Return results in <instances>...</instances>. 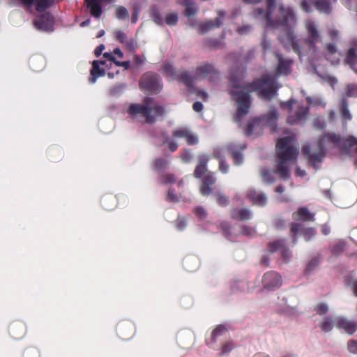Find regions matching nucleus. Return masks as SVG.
Listing matches in <instances>:
<instances>
[{
  "mask_svg": "<svg viewBox=\"0 0 357 357\" xmlns=\"http://www.w3.org/2000/svg\"><path fill=\"white\" fill-rule=\"evenodd\" d=\"M231 92V99L235 102L236 112L235 121L240 122L243 116L249 112L251 105L250 92H256L261 98L268 100L275 95L277 86L275 77L273 76H264L261 79L250 84L245 88L240 84H232Z\"/></svg>",
  "mask_w": 357,
  "mask_h": 357,
  "instance_id": "obj_1",
  "label": "nucleus"
},
{
  "mask_svg": "<svg viewBox=\"0 0 357 357\" xmlns=\"http://www.w3.org/2000/svg\"><path fill=\"white\" fill-rule=\"evenodd\" d=\"M277 160L274 170L264 168L261 170V176L264 183L269 184L274 182L277 176L286 180L290 176V170L294 165L298 148L292 137L282 138L277 143Z\"/></svg>",
  "mask_w": 357,
  "mask_h": 357,
  "instance_id": "obj_2",
  "label": "nucleus"
},
{
  "mask_svg": "<svg viewBox=\"0 0 357 357\" xmlns=\"http://www.w3.org/2000/svg\"><path fill=\"white\" fill-rule=\"evenodd\" d=\"M334 147H340L341 149L348 148L351 151L357 152V139L349 137L342 140L334 134H328L319 139L312 146H303V152L307 155L308 160L313 162L314 167L317 168L316 163L321 161L326 151Z\"/></svg>",
  "mask_w": 357,
  "mask_h": 357,
  "instance_id": "obj_3",
  "label": "nucleus"
},
{
  "mask_svg": "<svg viewBox=\"0 0 357 357\" xmlns=\"http://www.w3.org/2000/svg\"><path fill=\"white\" fill-rule=\"evenodd\" d=\"M127 112L135 118L144 119L146 122L152 123L163 114L164 108L147 98L142 105L131 104Z\"/></svg>",
  "mask_w": 357,
  "mask_h": 357,
  "instance_id": "obj_4",
  "label": "nucleus"
},
{
  "mask_svg": "<svg viewBox=\"0 0 357 357\" xmlns=\"http://www.w3.org/2000/svg\"><path fill=\"white\" fill-rule=\"evenodd\" d=\"M276 120L277 112L275 109H270L267 115L263 119H254L252 122L249 123L248 126L245 128V132L247 135H259L264 125H267L271 128L272 130H274Z\"/></svg>",
  "mask_w": 357,
  "mask_h": 357,
  "instance_id": "obj_5",
  "label": "nucleus"
},
{
  "mask_svg": "<svg viewBox=\"0 0 357 357\" xmlns=\"http://www.w3.org/2000/svg\"><path fill=\"white\" fill-rule=\"evenodd\" d=\"M208 160V157L206 155H202L199 158V164L197 166L195 175L196 177H201L204 174L203 178V184L200 187V192L203 195H208L211 191L209 185H212L215 179L211 173L206 172V164Z\"/></svg>",
  "mask_w": 357,
  "mask_h": 357,
  "instance_id": "obj_6",
  "label": "nucleus"
},
{
  "mask_svg": "<svg viewBox=\"0 0 357 357\" xmlns=\"http://www.w3.org/2000/svg\"><path fill=\"white\" fill-rule=\"evenodd\" d=\"M282 109L287 110V112H290L292 111L293 108H296V116H294L293 115H290L287 119V122L290 124H297L303 122L306 119L307 114V108H301L300 105L297 102L293 101H287L283 102L281 105Z\"/></svg>",
  "mask_w": 357,
  "mask_h": 357,
  "instance_id": "obj_7",
  "label": "nucleus"
},
{
  "mask_svg": "<svg viewBox=\"0 0 357 357\" xmlns=\"http://www.w3.org/2000/svg\"><path fill=\"white\" fill-rule=\"evenodd\" d=\"M229 152L232 154L234 163L236 165H240L243 162V156L240 152H236L233 147L229 146L225 148H218L214 151V155L219 160V169L220 171L222 172L224 174H226L228 172L229 166L225 165L222 159V155Z\"/></svg>",
  "mask_w": 357,
  "mask_h": 357,
  "instance_id": "obj_8",
  "label": "nucleus"
},
{
  "mask_svg": "<svg viewBox=\"0 0 357 357\" xmlns=\"http://www.w3.org/2000/svg\"><path fill=\"white\" fill-rule=\"evenodd\" d=\"M140 86L144 91L157 93L161 89L162 84L157 75L149 73L142 77Z\"/></svg>",
  "mask_w": 357,
  "mask_h": 357,
  "instance_id": "obj_9",
  "label": "nucleus"
},
{
  "mask_svg": "<svg viewBox=\"0 0 357 357\" xmlns=\"http://www.w3.org/2000/svg\"><path fill=\"white\" fill-rule=\"evenodd\" d=\"M173 135L176 138H183L189 145H194L198 143V136L185 127H180L175 129L173 132Z\"/></svg>",
  "mask_w": 357,
  "mask_h": 357,
  "instance_id": "obj_10",
  "label": "nucleus"
},
{
  "mask_svg": "<svg viewBox=\"0 0 357 357\" xmlns=\"http://www.w3.org/2000/svg\"><path fill=\"white\" fill-rule=\"evenodd\" d=\"M262 282L264 288L274 289L282 284L280 276L275 272H268L264 275Z\"/></svg>",
  "mask_w": 357,
  "mask_h": 357,
  "instance_id": "obj_11",
  "label": "nucleus"
},
{
  "mask_svg": "<svg viewBox=\"0 0 357 357\" xmlns=\"http://www.w3.org/2000/svg\"><path fill=\"white\" fill-rule=\"evenodd\" d=\"M335 327L344 330L349 335L353 334L357 329V325L355 321L343 317H335Z\"/></svg>",
  "mask_w": 357,
  "mask_h": 357,
  "instance_id": "obj_12",
  "label": "nucleus"
},
{
  "mask_svg": "<svg viewBox=\"0 0 357 357\" xmlns=\"http://www.w3.org/2000/svg\"><path fill=\"white\" fill-rule=\"evenodd\" d=\"M53 24V16L49 13L43 15L40 19L34 21V25L37 29L45 31H52Z\"/></svg>",
  "mask_w": 357,
  "mask_h": 357,
  "instance_id": "obj_13",
  "label": "nucleus"
},
{
  "mask_svg": "<svg viewBox=\"0 0 357 357\" xmlns=\"http://www.w3.org/2000/svg\"><path fill=\"white\" fill-rule=\"evenodd\" d=\"M105 66H108L105 61H94L93 62V68L91 70V77L90 78V82L92 84H94L98 77L105 75L106 69L103 67Z\"/></svg>",
  "mask_w": 357,
  "mask_h": 357,
  "instance_id": "obj_14",
  "label": "nucleus"
},
{
  "mask_svg": "<svg viewBox=\"0 0 357 357\" xmlns=\"http://www.w3.org/2000/svg\"><path fill=\"white\" fill-rule=\"evenodd\" d=\"M291 233L295 235H301L305 241H310L316 234L313 228H303L300 224H294L291 228Z\"/></svg>",
  "mask_w": 357,
  "mask_h": 357,
  "instance_id": "obj_15",
  "label": "nucleus"
},
{
  "mask_svg": "<svg viewBox=\"0 0 357 357\" xmlns=\"http://www.w3.org/2000/svg\"><path fill=\"white\" fill-rule=\"evenodd\" d=\"M123 54L119 48H116L114 50L113 54L105 52L104 54V57L108 59V61L114 63L118 66H123L126 69L129 68L130 63L129 61H123L120 62L118 59L123 58Z\"/></svg>",
  "mask_w": 357,
  "mask_h": 357,
  "instance_id": "obj_16",
  "label": "nucleus"
},
{
  "mask_svg": "<svg viewBox=\"0 0 357 357\" xmlns=\"http://www.w3.org/2000/svg\"><path fill=\"white\" fill-rule=\"evenodd\" d=\"M314 215L311 213L307 208L301 207L294 213V218L296 220L310 221L313 219Z\"/></svg>",
  "mask_w": 357,
  "mask_h": 357,
  "instance_id": "obj_17",
  "label": "nucleus"
},
{
  "mask_svg": "<svg viewBox=\"0 0 357 357\" xmlns=\"http://www.w3.org/2000/svg\"><path fill=\"white\" fill-rule=\"evenodd\" d=\"M248 197L251 199L255 204L263 206L266 203V197L260 192L252 190L248 193Z\"/></svg>",
  "mask_w": 357,
  "mask_h": 357,
  "instance_id": "obj_18",
  "label": "nucleus"
},
{
  "mask_svg": "<svg viewBox=\"0 0 357 357\" xmlns=\"http://www.w3.org/2000/svg\"><path fill=\"white\" fill-rule=\"evenodd\" d=\"M347 62L351 68L357 73V44L349 50Z\"/></svg>",
  "mask_w": 357,
  "mask_h": 357,
  "instance_id": "obj_19",
  "label": "nucleus"
},
{
  "mask_svg": "<svg viewBox=\"0 0 357 357\" xmlns=\"http://www.w3.org/2000/svg\"><path fill=\"white\" fill-rule=\"evenodd\" d=\"M319 325L322 331L328 333L335 326V318L332 319L329 317H326L321 320Z\"/></svg>",
  "mask_w": 357,
  "mask_h": 357,
  "instance_id": "obj_20",
  "label": "nucleus"
},
{
  "mask_svg": "<svg viewBox=\"0 0 357 357\" xmlns=\"http://www.w3.org/2000/svg\"><path fill=\"white\" fill-rule=\"evenodd\" d=\"M87 6L90 8L91 14L98 17L101 15L102 10L98 0H86Z\"/></svg>",
  "mask_w": 357,
  "mask_h": 357,
  "instance_id": "obj_21",
  "label": "nucleus"
},
{
  "mask_svg": "<svg viewBox=\"0 0 357 357\" xmlns=\"http://www.w3.org/2000/svg\"><path fill=\"white\" fill-rule=\"evenodd\" d=\"M278 73L280 75H287L290 71L291 61L278 57Z\"/></svg>",
  "mask_w": 357,
  "mask_h": 357,
  "instance_id": "obj_22",
  "label": "nucleus"
},
{
  "mask_svg": "<svg viewBox=\"0 0 357 357\" xmlns=\"http://www.w3.org/2000/svg\"><path fill=\"white\" fill-rule=\"evenodd\" d=\"M232 216L241 220L249 219L251 216L250 213L247 209L234 210L232 212Z\"/></svg>",
  "mask_w": 357,
  "mask_h": 357,
  "instance_id": "obj_23",
  "label": "nucleus"
},
{
  "mask_svg": "<svg viewBox=\"0 0 357 357\" xmlns=\"http://www.w3.org/2000/svg\"><path fill=\"white\" fill-rule=\"evenodd\" d=\"M328 59L331 60L333 64L337 63L340 60L339 53H336L335 49L333 45H330L327 48Z\"/></svg>",
  "mask_w": 357,
  "mask_h": 357,
  "instance_id": "obj_24",
  "label": "nucleus"
},
{
  "mask_svg": "<svg viewBox=\"0 0 357 357\" xmlns=\"http://www.w3.org/2000/svg\"><path fill=\"white\" fill-rule=\"evenodd\" d=\"M314 310L317 314L324 315L329 310L328 305L325 302H319L314 307Z\"/></svg>",
  "mask_w": 357,
  "mask_h": 357,
  "instance_id": "obj_25",
  "label": "nucleus"
},
{
  "mask_svg": "<svg viewBox=\"0 0 357 357\" xmlns=\"http://www.w3.org/2000/svg\"><path fill=\"white\" fill-rule=\"evenodd\" d=\"M305 26L307 30V32L310 34L312 40L314 41L318 37V32L316 29L314 24L312 21H307L305 23Z\"/></svg>",
  "mask_w": 357,
  "mask_h": 357,
  "instance_id": "obj_26",
  "label": "nucleus"
},
{
  "mask_svg": "<svg viewBox=\"0 0 357 357\" xmlns=\"http://www.w3.org/2000/svg\"><path fill=\"white\" fill-rule=\"evenodd\" d=\"M185 13H186L187 15L192 16L197 13V8L195 5V3H192V1L191 0H185Z\"/></svg>",
  "mask_w": 357,
  "mask_h": 357,
  "instance_id": "obj_27",
  "label": "nucleus"
},
{
  "mask_svg": "<svg viewBox=\"0 0 357 357\" xmlns=\"http://www.w3.org/2000/svg\"><path fill=\"white\" fill-rule=\"evenodd\" d=\"M347 97H357V86L355 84H349L344 93Z\"/></svg>",
  "mask_w": 357,
  "mask_h": 357,
  "instance_id": "obj_28",
  "label": "nucleus"
},
{
  "mask_svg": "<svg viewBox=\"0 0 357 357\" xmlns=\"http://www.w3.org/2000/svg\"><path fill=\"white\" fill-rule=\"evenodd\" d=\"M313 66L314 67V70L317 71V74L319 75V76L320 77H322L323 79H324L331 86H333V84H335L336 82H337V80L335 77H331L329 75H322L320 73L319 70H318L317 69V68L315 67V64L314 63H312Z\"/></svg>",
  "mask_w": 357,
  "mask_h": 357,
  "instance_id": "obj_29",
  "label": "nucleus"
},
{
  "mask_svg": "<svg viewBox=\"0 0 357 357\" xmlns=\"http://www.w3.org/2000/svg\"><path fill=\"white\" fill-rule=\"evenodd\" d=\"M213 70V68L211 66L209 65H205L203 66H201L198 68V75L200 77H203L206 76L207 73H209Z\"/></svg>",
  "mask_w": 357,
  "mask_h": 357,
  "instance_id": "obj_30",
  "label": "nucleus"
},
{
  "mask_svg": "<svg viewBox=\"0 0 357 357\" xmlns=\"http://www.w3.org/2000/svg\"><path fill=\"white\" fill-rule=\"evenodd\" d=\"M165 21L170 26L175 25L178 22V16L175 13H170L167 15Z\"/></svg>",
  "mask_w": 357,
  "mask_h": 357,
  "instance_id": "obj_31",
  "label": "nucleus"
},
{
  "mask_svg": "<svg viewBox=\"0 0 357 357\" xmlns=\"http://www.w3.org/2000/svg\"><path fill=\"white\" fill-rule=\"evenodd\" d=\"M116 15L119 19L123 20L128 17V13L126 8L120 7L116 9Z\"/></svg>",
  "mask_w": 357,
  "mask_h": 357,
  "instance_id": "obj_32",
  "label": "nucleus"
},
{
  "mask_svg": "<svg viewBox=\"0 0 357 357\" xmlns=\"http://www.w3.org/2000/svg\"><path fill=\"white\" fill-rule=\"evenodd\" d=\"M165 72L167 77H172V78H176L177 75L176 74V72L171 65H167L165 68Z\"/></svg>",
  "mask_w": 357,
  "mask_h": 357,
  "instance_id": "obj_33",
  "label": "nucleus"
},
{
  "mask_svg": "<svg viewBox=\"0 0 357 357\" xmlns=\"http://www.w3.org/2000/svg\"><path fill=\"white\" fill-rule=\"evenodd\" d=\"M220 24H221L220 19L218 18L215 20V22L214 23L211 21L206 23L204 29V30L207 31L213 27H218L220 26Z\"/></svg>",
  "mask_w": 357,
  "mask_h": 357,
  "instance_id": "obj_34",
  "label": "nucleus"
},
{
  "mask_svg": "<svg viewBox=\"0 0 357 357\" xmlns=\"http://www.w3.org/2000/svg\"><path fill=\"white\" fill-rule=\"evenodd\" d=\"M349 351L352 354H357V340H350L347 344Z\"/></svg>",
  "mask_w": 357,
  "mask_h": 357,
  "instance_id": "obj_35",
  "label": "nucleus"
},
{
  "mask_svg": "<svg viewBox=\"0 0 357 357\" xmlns=\"http://www.w3.org/2000/svg\"><path fill=\"white\" fill-rule=\"evenodd\" d=\"M307 101L310 105H313V106L324 105V102L319 98H316L314 99H312V98L307 97Z\"/></svg>",
  "mask_w": 357,
  "mask_h": 357,
  "instance_id": "obj_36",
  "label": "nucleus"
},
{
  "mask_svg": "<svg viewBox=\"0 0 357 357\" xmlns=\"http://www.w3.org/2000/svg\"><path fill=\"white\" fill-rule=\"evenodd\" d=\"M226 331V328L222 325L218 326L212 332L213 336H218Z\"/></svg>",
  "mask_w": 357,
  "mask_h": 357,
  "instance_id": "obj_37",
  "label": "nucleus"
},
{
  "mask_svg": "<svg viewBox=\"0 0 357 357\" xmlns=\"http://www.w3.org/2000/svg\"><path fill=\"white\" fill-rule=\"evenodd\" d=\"M167 165V162L162 159L156 160L155 162V167L158 169L165 168Z\"/></svg>",
  "mask_w": 357,
  "mask_h": 357,
  "instance_id": "obj_38",
  "label": "nucleus"
},
{
  "mask_svg": "<svg viewBox=\"0 0 357 357\" xmlns=\"http://www.w3.org/2000/svg\"><path fill=\"white\" fill-rule=\"evenodd\" d=\"M341 112H342V117L345 120H351V115L349 111L348 110L347 106L344 105L342 107V108L341 109Z\"/></svg>",
  "mask_w": 357,
  "mask_h": 357,
  "instance_id": "obj_39",
  "label": "nucleus"
},
{
  "mask_svg": "<svg viewBox=\"0 0 357 357\" xmlns=\"http://www.w3.org/2000/svg\"><path fill=\"white\" fill-rule=\"evenodd\" d=\"M166 144L171 151H174L178 147L177 143L171 139L167 140Z\"/></svg>",
  "mask_w": 357,
  "mask_h": 357,
  "instance_id": "obj_40",
  "label": "nucleus"
},
{
  "mask_svg": "<svg viewBox=\"0 0 357 357\" xmlns=\"http://www.w3.org/2000/svg\"><path fill=\"white\" fill-rule=\"evenodd\" d=\"M48 6H49L48 1L40 0L38 3L37 10L38 11L44 10L45 8H47L48 7Z\"/></svg>",
  "mask_w": 357,
  "mask_h": 357,
  "instance_id": "obj_41",
  "label": "nucleus"
},
{
  "mask_svg": "<svg viewBox=\"0 0 357 357\" xmlns=\"http://www.w3.org/2000/svg\"><path fill=\"white\" fill-rule=\"evenodd\" d=\"M195 213L201 219H204L206 216L205 210L202 207H198L195 211Z\"/></svg>",
  "mask_w": 357,
  "mask_h": 357,
  "instance_id": "obj_42",
  "label": "nucleus"
},
{
  "mask_svg": "<svg viewBox=\"0 0 357 357\" xmlns=\"http://www.w3.org/2000/svg\"><path fill=\"white\" fill-rule=\"evenodd\" d=\"M314 126L318 128H321L324 126V122L322 118H317L314 121Z\"/></svg>",
  "mask_w": 357,
  "mask_h": 357,
  "instance_id": "obj_43",
  "label": "nucleus"
},
{
  "mask_svg": "<svg viewBox=\"0 0 357 357\" xmlns=\"http://www.w3.org/2000/svg\"><path fill=\"white\" fill-rule=\"evenodd\" d=\"M234 346L231 343H227L222 348V354H226L232 350Z\"/></svg>",
  "mask_w": 357,
  "mask_h": 357,
  "instance_id": "obj_44",
  "label": "nucleus"
},
{
  "mask_svg": "<svg viewBox=\"0 0 357 357\" xmlns=\"http://www.w3.org/2000/svg\"><path fill=\"white\" fill-rule=\"evenodd\" d=\"M217 201L220 205H224L227 202V198L222 195H218L217 196Z\"/></svg>",
  "mask_w": 357,
  "mask_h": 357,
  "instance_id": "obj_45",
  "label": "nucleus"
},
{
  "mask_svg": "<svg viewBox=\"0 0 357 357\" xmlns=\"http://www.w3.org/2000/svg\"><path fill=\"white\" fill-rule=\"evenodd\" d=\"M186 224V220L184 218H179L178 220L177 227L179 229H182Z\"/></svg>",
  "mask_w": 357,
  "mask_h": 357,
  "instance_id": "obj_46",
  "label": "nucleus"
},
{
  "mask_svg": "<svg viewBox=\"0 0 357 357\" xmlns=\"http://www.w3.org/2000/svg\"><path fill=\"white\" fill-rule=\"evenodd\" d=\"M203 109V105L199 102H196L193 104V109L195 111V112H200L202 111Z\"/></svg>",
  "mask_w": 357,
  "mask_h": 357,
  "instance_id": "obj_47",
  "label": "nucleus"
},
{
  "mask_svg": "<svg viewBox=\"0 0 357 357\" xmlns=\"http://www.w3.org/2000/svg\"><path fill=\"white\" fill-rule=\"evenodd\" d=\"M318 264H319L318 260H317V259L312 260L307 266V270L308 271L312 270L316 266L318 265Z\"/></svg>",
  "mask_w": 357,
  "mask_h": 357,
  "instance_id": "obj_48",
  "label": "nucleus"
},
{
  "mask_svg": "<svg viewBox=\"0 0 357 357\" xmlns=\"http://www.w3.org/2000/svg\"><path fill=\"white\" fill-rule=\"evenodd\" d=\"M321 231L324 235H328L331 231L330 227L327 225H323L321 227Z\"/></svg>",
  "mask_w": 357,
  "mask_h": 357,
  "instance_id": "obj_49",
  "label": "nucleus"
},
{
  "mask_svg": "<svg viewBox=\"0 0 357 357\" xmlns=\"http://www.w3.org/2000/svg\"><path fill=\"white\" fill-rule=\"evenodd\" d=\"M181 158L183 161L188 162L190 160V158H192V155H191L190 153H185V154L181 155Z\"/></svg>",
  "mask_w": 357,
  "mask_h": 357,
  "instance_id": "obj_50",
  "label": "nucleus"
},
{
  "mask_svg": "<svg viewBox=\"0 0 357 357\" xmlns=\"http://www.w3.org/2000/svg\"><path fill=\"white\" fill-rule=\"evenodd\" d=\"M243 233L246 235H252L254 233V230L250 228L244 227L243 229Z\"/></svg>",
  "mask_w": 357,
  "mask_h": 357,
  "instance_id": "obj_51",
  "label": "nucleus"
},
{
  "mask_svg": "<svg viewBox=\"0 0 357 357\" xmlns=\"http://www.w3.org/2000/svg\"><path fill=\"white\" fill-rule=\"evenodd\" d=\"M168 197L169 199L173 202H176L178 200L176 195L172 191L169 192Z\"/></svg>",
  "mask_w": 357,
  "mask_h": 357,
  "instance_id": "obj_52",
  "label": "nucleus"
},
{
  "mask_svg": "<svg viewBox=\"0 0 357 357\" xmlns=\"http://www.w3.org/2000/svg\"><path fill=\"white\" fill-rule=\"evenodd\" d=\"M104 50L105 46L103 45H100V46H98L95 52L96 56H99Z\"/></svg>",
  "mask_w": 357,
  "mask_h": 357,
  "instance_id": "obj_53",
  "label": "nucleus"
},
{
  "mask_svg": "<svg viewBox=\"0 0 357 357\" xmlns=\"http://www.w3.org/2000/svg\"><path fill=\"white\" fill-rule=\"evenodd\" d=\"M261 45L265 50H267L270 47L271 43L269 40L264 39L261 43Z\"/></svg>",
  "mask_w": 357,
  "mask_h": 357,
  "instance_id": "obj_54",
  "label": "nucleus"
},
{
  "mask_svg": "<svg viewBox=\"0 0 357 357\" xmlns=\"http://www.w3.org/2000/svg\"><path fill=\"white\" fill-rule=\"evenodd\" d=\"M296 175L301 177H303L305 175V173L304 171H301L300 168H297Z\"/></svg>",
  "mask_w": 357,
  "mask_h": 357,
  "instance_id": "obj_55",
  "label": "nucleus"
},
{
  "mask_svg": "<svg viewBox=\"0 0 357 357\" xmlns=\"http://www.w3.org/2000/svg\"><path fill=\"white\" fill-rule=\"evenodd\" d=\"M354 293L357 296V281L354 282L353 284Z\"/></svg>",
  "mask_w": 357,
  "mask_h": 357,
  "instance_id": "obj_56",
  "label": "nucleus"
},
{
  "mask_svg": "<svg viewBox=\"0 0 357 357\" xmlns=\"http://www.w3.org/2000/svg\"><path fill=\"white\" fill-rule=\"evenodd\" d=\"M276 192L278 193H282L284 192V189L282 186H279L276 188Z\"/></svg>",
  "mask_w": 357,
  "mask_h": 357,
  "instance_id": "obj_57",
  "label": "nucleus"
},
{
  "mask_svg": "<svg viewBox=\"0 0 357 357\" xmlns=\"http://www.w3.org/2000/svg\"><path fill=\"white\" fill-rule=\"evenodd\" d=\"M89 20H86L81 23V26H87L89 24Z\"/></svg>",
  "mask_w": 357,
  "mask_h": 357,
  "instance_id": "obj_58",
  "label": "nucleus"
},
{
  "mask_svg": "<svg viewBox=\"0 0 357 357\" xmlns=\"http://www.w3.org/2000/svg\"><path fill=\"white\" fill-rule=\"evenodd\" d=\"M245 29L248 30V27H245V28L239 29L238 31H239L240 33L243 34V33H245Z\"/></svg>",
  "mask_w": 357,
  "mask_h": 357,
  "instance_id": "obj_59",
  "label": "nucleus"
},
{
  "mask_svg": "<svg viewBox=\"0 0 357 357\" xmlns=\"http://www.w3.org/2000/svg\"><path fill=\"white\" fill-rule=\"evenodd\" d=\"M118 38H119V40H121V41H123V38H124V35L123 33H119V36H118Z\"/></svg>",
  "mask_w": 357,
  "mask_h": 357,
  "instance_id": "obj_60",
  "label": "nucleus"
},
{
  "mask_svg": "<svg viewBox=\"0 0 357 357\" xmlns=\"http://www.w3.org/2000/svg\"><path fill=\"white\" fill-rule=\"evenodd\" d=\"M356 233H357V230L353 231V232H352V238H353L354 241L357 242V241L354 238L355 235H356Z\"/></svg>",
  "mask_w": 357,
  "mask_h": 357,
  "instance_id": "obj_61",
  "label": "nucleus"
},
{
  "mask_svg": "<svg viewBox=\"0 0 357 357\" xmlns=\"http://www.w3.org/2000/svg\"><path fill=\"white\" fill-rule=\"evenodd\" d=\"M155 22L156 23H158V24H160V23H161V22H162V20H161V18L155 17Z\"/></svg>",
  "mask_w": 357,
  "mask_h": 357,
  "instance_id": "obj_62",
  "label": "nucleus"
},
{
  "mask_svg": "<svg viewBox=\"0 0 357 357\" xmlns=\"http://www.w3.org/2000/svg\"><path fill=\"white\" fill-rule=\"evenodd\" d=\"M105 33V31L103 30L100 31L99 34L98 35V37H100L102 36H103Z\"/></svg>",
  "mask_w": 357,
  "mask_h": 357,
  "instance_id": "obj_63",
  "label": "nucleus"
},
{
  "mask_svg": "<svg viewBox=\"0 0 357 357\" xmlns=\"http://www.w3.org/2000/svg\"><path fill=\"white\" fill-rule=\"evenodd\" d=\"M182 79L187 85L190 84V82L188 80H186L184 77H182Z\"/></svg>",
  "mask_w": 357,
  "mask_h": 357,
  "instance_id": "obj_64",
  "label": "nucleus"
}]
</instances>
